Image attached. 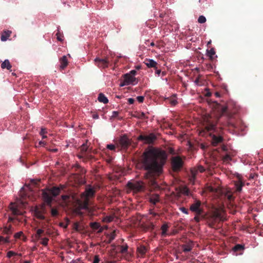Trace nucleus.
<instances>
[{
    "instance_id": "e2e57ef3",
    "label": "nucleus",
    "mask_w": 263,
    "mask_h": 263,
    "mask_svg": "<svg viewBox=\"0 0 263 263\" xmlns=\"http://www.w3.org/2000/svg\"><path fill=\"white\" fill-rule=\"evenodd\" d=\"M156 69V71H155V73L156 74H157L158 76H159L161 73V71L160 69H158V68H155Z\"/></svg>"
},
{
    "instance_id": "dca6fc26",
    "label": "nucleus",
    "mask_w": 263,
    "mask_h": 263,
    "mask_svg": "<svg viewBox=\"0 0 263 263\" xmlns=\"http://www.w3.org/2000/svg\"><path fill=\"white\" fill-rule=\"evenodd\" d=\"M198 173V170L196 167H195L191 169L190 175H189V180L191 183L194 184Z\"/></svg>"
},
{
    "instance_id": "412c9836",
    "label": "nucleus",
    "mask_w": 263,
    "mask_h": 263,
    "mask_svg": "<svg viewBox=\"0 0 263 263\" xmlns=\"http://www.w3.org/2000/svg\"><path fill=\"white\" fill-rule=\"evenodd\" d=\"M194 246V243L193 241H190L186 244L183 245L182 246V248L183 249V251L184 252H187L190 251Z\"/></svg>"
},
{
    "instance_id": "bf43d9fd",
    "label": "nucleus",
    "mask_w": 263,
    "mask_h": 263,
    "mask_svg": "<svg viewBox=\"0 0 263 263\" xmlns=\"http://www.w3.org/2000/svg\"><path fill=\"white\" fill-rule=\"evenodd\" d=\"M79 224L78 222H75L74 223V226H73V228L76 230V231H78L79 230Z\"/></svg>"
},
{
    "instance_id": "5fc2aeb1",
    "label": "nucleus",
    "mask_w": 263,
    "mask_h": 263,
    "mask_svg": "<svg viewBox=\"0 0 263 263\" xmlns=\"http://www.w3.org/2000/svg\"><path fill=\"white\" fill-rule=\"evenodd\" d=\"M47 133V132L46 128H42L41 132H40V134L41 136H43L44 135H45Z\"/></svg>"
},
{
    "instance_id": "f704fd0d",
    "label": "nucleus",
    "mask_w": 263,
    "mask_h": 263,
    "mask_svg": "<svg viewBox=\"0 0 263 263\" xmlns=\"http://www.w3.org/2000/svg\"><path fill=\"white\" fill-rule=\"evenodd\" d=\"M134 117L140 119H144L146 118L145 114L143 112H138L136 115H134Z\"/></svg>"
},
{
    "instance_id": "c85d7f7f",
    "label": "nucleus",
    "mask_w": 263,
    "mask_h": 263,
    "mask_svg": "<svg viewBox=\"0 0 263 263\" xmlns=\"http://www.w3.org/2000/svg\"><path fill=\"white\" fill-rule=\"evenodd\" d=\"M222 160L224 162H229L231 160V156L229 153H226L225 155H222Z\"/></svg>"
},
{
    "instance_id": "473e14b6",
    "label": "nucleus",
    "mask_w": 263,
    "mask_h": 263,
    "mask_svg": "<svg viewBox=\"0 0 263 263\" xmlns=\"http://www.w3.org/2000/svg\"><path fill=\"white\" fill-rule=\"evenodd\" d=\"M10 33L9 32H5L2 34L1 36V40L2 41H6L8 38L10 36Z\"/></svg>"
},
{
    "instance_id": "c756f323",
    "label": "nucleus",
    "mask_w": 263,
    "mask_h": 263,
    "mask_svg": "<svg viewBox=\"0 0 263 263\" xmlns=\"http://www.w3.org/2000/svg\"><path fill=\"white\" fill-rule=\"evenodd\" d=\"M90 227L93 230H97L100 228L101 226L99 223L97 222H93L90 223Z\"/></svg>"
},
{
    "instance_id": "a878e982",
    "label": "nucleus",
    "mask_w": 263,
    "mask_h": 263,
    "mask_svg": "<svg viewBox=\"0 0 263 263\" xmlns=\"http://www.w3.org/2000/svg\"><path fill=\"white\" fill-rule=\"evenodd\" d=\"M98 99L99 102L103 103L104 104L107 103L108 102V100L107 98L105 97V96L101 93L99 95Z\"/></svg>"
},
{
    "instance_id": "2eb2a0df",
    "label": "nucleus",
    "mask_w": 263,
    "mask_h": 263,
    "mask_svg": "<svg viewBox=\"0 0 263 263\" xmlns=\"http://www.w3.org/2000/svg\"><path fill=\"white\" fill-rule=\"evenodd\" d=\"M204 129L207 132H210L215 130L216 123L212 121L211 119H207L205 121Z\"/></svg>"
},
{
    "instance_id": "5701e85b",
    "label": "nucleus",
    "mask_w": 263,
    "mask_h": 263,
    "mask_svg": "<svg viewBox=\"0 0 263 263\" xmlns=\"http://www.w3.org/2000/svg\"><path fill=\"white\" fill-rule=\"evenodd\" d=\"M160 198L158 194H153L150 196L149 201L154 204H156L159 201Z\"/></svg>"
},
{
    "instance_id": "c9c22d12",
    "label": "nucleus",
    "mask_w": 263,
    "mask_h": 263,
    "mask_svg": "<svg viewBox=\"0 0 263 263\" xmlns=\"http://www.w3.org/2000/svg\"><path fill=\"white\" fill-rule=\"evenodd\" d=\"M182 193L183 194L186 195V196H192V195L190 193V191L186 187H185L182 189Z\"/></svg>"
},
{
    "instance_id": "13d9d810",
    "label": "nucleus",
    "mask_w": 263,
    "mask_h": 263,
    "mask_svg": "<svg viewBox=\"0 0 263 263\" xmlns=\"http://www.w3.org/2000/svg\"><path fill=\"white\" fill-rule=\"evenodd\" d=\"M200 215L196 214V216L194 217V219L196 222L200 221Z\"/></svg>"
},
{
    "instance_id": "f257e3e1",
    "label": "nucleus",
    "mask_w": 263,
    "mask_h": 263,
    "mask_svg": "<svg viewBox=\"0 0 263 263\" xmlns=\"http://www.w3.org/2000/svg\"><path fill=\"white\" fill-rule=\"evenodd\" d=\"M167 158L165 151L152 147L146 149L140 158L139 164L146 171L144 177L149 179V185L153 188L159 187L156 178L162 173Z\"/></svg>"
},
{
    "instance_id": "2f4dec72",
    "label": "nucleus",
    "mask_w": 263,
    "mask_h": 263,
    "mask_svg": "<svg viewBox=\"0 0 263 263\" xmlns=\"http://www.w3.org/2000/svg\"><path fill=\"white\" fill-rule=\"evenodd\" d=\"M114 218V217L113 216H111V215L106 216L105 217H104L103 218V221L104 222L109 223V222H111L113 220Z\"/></svg>"
},
{
    "instance_id": "69168bd1",
    "label": "nucleus",
    "mask_w": 263,
    "mask_h": 263,
    "mask_svg": "<svg viewBox=\"0 0 263 263\" xmlns=\"http://www.w3.org/2000/svg\"><path fill=\"white\" fill-rule=\"evenodd\" d=\"M119 113L118 111H114L112 112V117H117V116L118 115Z\"/></svg>"
},
{
    "instance_id": "3c124183",
    "label": "nucleus",
    "mask_w": 263,
    "mask_h": 263,
    "mask_svg": "<svg viewBox=\"0 0 263 263\" xmlns=\"http://www.w3.org/2000/svg\"><path fill=\"white\" fill-rule=\"evenodd\" d=\"M15 255V252H14L12 251H10L8 252L7 256L8 258H11L12 256H13Z\"/></svg>"
},
{
    "instance_id": "bb28decb",
    "label": "nucleus",
    "mask_w": 263,
    "mask_h": 263,
    "mask_svg": "<svg viewBox=\"0 0 263 263\" xmlns=\"http://www.w3.org/2000/svg\"><path fill=\"white\" fill-rule=\"evenodd\" d=\"M11 226H9V227H5L3 230V233L7 235H10L12 233V230L11 229Z\"/></svg>"
},
{
    "instance_id": "58836bf2",
    "label": "nucleus",
    "mask_w": 263,
    "mask_h": 263,
    "mask_svg": "<svg viewBox=\"0 0 263 263\" xmlns=\"http://www.w3.org/2000/svg\"><path fill=\"white\" fill-rule=\"evenodd\" d=\"M243 249V247L242 245H239V244L236 245L233 248V250L234 251H241Z\"/></svg>"
},
{
    "instance_id": "c03bdc74",
    "label": "nucleus",
    "mask_w": 263,
    "mask_h": 263,
    "mask_svg": "<svg viewBox=\"0 0 263 263\" xmlns=\"http://www.w3.org/2000/svg\"><path fill=\"white\" fill-rule=\"evenodd\" d=\"M51 214L52 216L55 217L58 215L59 212L57 209L55 208H52L51 210Z\"/></svg>"
},
{
    "instance_id": "0e129e2a",
    "label": "nucleus",
    "mask_w": 263,
    "mask_h": 263,
    "mask_svg": "<svg viewBox=\"0 0 263 263\" xmlns=\"http://www.w3.org/2000/svg\"><path fill=\"white\" fill-rule=\"evenodd\" d=\"M169 153L172 155L175 154L174 149L172 148H170L169 149Z\"/></svg>"
},
{
    "instance_id": "aec40b11",
    "label": "nucleus",
    "mask_w": 263,
    "mask_h": 263,
    "mask_svg": "<svg viewBox=\"0 0 263 263\" xmlns=\"http://www.w3.org/2000/svg\"><path fill=\"white\" fill-rule=\"evenodd\" d=\"M60 68L61 69H64L68 65V60L66 55L63 56L60 59Z\"/></svg>"
},
{
    "instance_id": "774afa93",
    "label": "nucleus",
    "mask_w": 263,
    "mask_h": 263,
    "mask_svg": "<svg viewBox=\"0 0 263 263\" xmlns=\"http://www.w3.org/2000/svg\"><path fill=\"white\" fill-rule=\"evenodd\" d=\"M215 96L217 98H219V97H220L221 95L219 92H215Z\"/></svg>"
},
{
    "instance_id": "393cba45",
    "label": "nucleus",
    "mask_w": 263,
    "mask_h": 263,
    "mask_svg": "<svg viewBox=\"0 0 263 263\" xmlns=\"http://www.w3.org/2000/svg\"><path fill=\"white\" fill-rule=\"evenodd\" d=\"M147 250L146 248L144 246H140L137 248L138 252L142 256L146 254Z\"/></svg>"
},
{
    "instance_id": "ddd939ff",
    "label": "nucleus",
    "mask_w": 263,
    "mask_h": 263,
    "mask_svg": "<svg viewBox=\"0 0 263 263\" xmlns=\"http://www.w3.org/2000/svg\"><path fill=\"white\" fill-rule=\"evenodd\" d=\"M118 144L121 149H126L130 145L131 142L127 136L123 135L120 138Z\"/></svg>"
},
{
    "instance_id": "a211bd4d",
    "label": "nucleus",
    "mask_w": 263,
    "mask_h": 263,
    "mask_svg": "<svg viewBox=\"0 0 263 263\" xmlns=\"http://www.w3.org/2000/svg\"><path fill=\"white\" fill-rule=\"evenodd\" d=\"M144 63L145 65L149 68L153 67L155 68H157V63L153 60L152 59H146Z\"/></svg>"
},
{
    "instance_id": "4d7b16f0",
    "label": "nucleus",
    "mask_w": 263,
    "mask_h": 263,
    "mask_svg": "<svg viewBox=\"0 0 263 263\" xmlns=\"http://www.w3.org/2000/svg\"><path fill=\"white\" fill-rule=\"evenodd\" d=\"M100 259L98 255H96L94 258L93 263H99Z\"/></svg>"
},
{
    "instance_id": "0eeeda50",
    "label": "nucleus",
    "mask_w": 263,
    "mask_h": 263,
    "mask_svg": "<svg viewBox=\"0 0 263 263\" xmlns=\"http://www.w3.org/2000/svg\"><path fill=\"white\" fill-rule=\"evenodd\" d=\"M33 211L34 215L37 219L41 220L45 219L44 215L47 213V209L44 203L35 206Z\"/></svg>"
},
{
    "instance_id": "20e7f679",
    "label": "nucleus",
    "mask_w": 263,
    "mask_h": 263,
    "mask_svg": "<svg viewBox=\"0 0 263 263\" xmlns=\"http://www.w3.org/2000/svg\"><path fill=\"white\" fill-rule=\"evenodd\" d=\"M213 106L219 117H226L228 120L232 117L233 114L229 111L227 106L221 105L215 102Z\"/></svg>"
},
{
    "instance_id": "603ef678",
    "label": "nucleus",
    "mask_w": 263,
    "mask_h": 263,
    "mask_svg": "<svg viewBox=\"0 0 263 263\" xmlns=\"http://www.w3.org/2000/svg\"><path fill=\"white\" fill-rule=\"evenodd\" d=\"M144 97L143 96H138L137 100L139 103H142L144 101Z\"/></svg>"
},
{
    "instance_id": "ea45409f",
    "label": "nucleus",
    "mask_w": 263,
    "mask_h": 263,
    "mask_svg": "<svg viewBox=\"0 0 263 263\" xmlns=\"http://www.w3.org/2000/svg\"><path fill=\"white\" fill-rule=\"evenodd\" d=\"M41 239L42 241L41 242V243L44 246H47L48 243L49 239L47 237H44L42 238Z\"/></svg>"
},
{
    "instance_id": "b1692460",
    "label": "nucleus",
    "mask_w": 263,
    "mask_h": 263,
    "mask_svg": "<svg viewBox=\"0 0 263 263\" xmlns=\"http://www.w3.org/2000/svg\"><path fill=\"white\" fill-rule=\"evenodd\" d=\"M11 67L12 66L8 60H5L1 64V68L2 69L6 68L8 70H9L11 69Z\"/></svg>"
},
{
    "instance_id": "a18cd8bd",
    "label": "nucleus",
    "mask_w": 263,
    "mask_h": 263,
    "mask_svg": "<svg viewBox=\"0 0 263 263\" xmlns=\"http://www.w3.org/2000/svg\"><path fill=\"white\" fill-rule=\"evenodd\" d=\"M116 237V234L115 231H113L110 235L109 238V242H111Z\"/></svg>"
},
{
    "instance_id": "a19ab883",
    "label": "nucleus",
    "mask_w": 263,
    "mask_h": 263,
    "mask_svg": "<svg viewBox=\"0 0 263 263\" xmlns=\"http://www.w3.org/2000/svg\"><path fill=\"white\" fill-rule=\"evenodd\" d=\"M120 248V252L121 253H125L127 251L128 246L127 245L121 246Z\"/></svg>"
},
{
    "instance_id": "9d476101",
    "label": "nucleus",
    "mask_w": 263,
    "mask_h": 263,
    "mask_svg": "<svg viewBox=\"0 0 263 263\" xmlns=\"http://www.w3.org/2000/svg\"><path fill=\"white\" fill-rule=\"evenodd\" d=\"M221 217L220 213L216 211L213 214L207 218V223L208 226L211 228H214L215 224L217 223L218 219Z\"/></svg>"
},
{
    "instance_id": "1a4fd4ad",
    "label": "nucleus",
    "mask_w": 263,
    "mask_h": 263,
    "mask_svg": "<svg viewBox=\"0 0 263 263\" xmlns=\"http://www.w3.org/2000/svg\"><path fill=\"white\" fill-rule=\"evenodd\" d=\"M190 210L197 215H201L203 212V210L201 207V202L197 199H195L191 205Z\"/></svg>"
},
{
    "instance_id": "37998d69",
    "label": "nucleus",
    "mask_w": 263,
    "mask_h": 263,
    "mask_svg": "<svg viewBox=\"0 0 263 263\" xmlns=\"http://www.w3.org/2000/svg\"><path fill=\"white\" fill-rule=\"evenodd\" d=\"M206 21V18L203 15L199 16L198 19V22L200 24L204 23Z\"/></svg>"
},
{
    "instance_id": "7c9ffc66",
    "label": "nucleus",
    "mask_w": 263,
    "mask_h": 263,
    "mask_svg": "<svg viewBox=\"0 0 263 263\" xmlns=\"http://www.w3.org/2000/svg\"><path fill=\"white\" fill-rule=\"evenodd\" d=\"M215 54V51L213 48L207 51V55L210 58L211 60L213 59V55Z\"/></svg>"
},
{
    "instance_id": "052dcab7",
    "label": "nucleus",
    "mask_w": 263,
    "mask_h": 263,
    "mask_svg": "<svg viewBox=\"0 0 263 263\" xmlns=\"http://www.w3.org/2000/svg\"><path fill=\"white\" fill-rule=\"evenodd\" d=\"M149 214L154 217L159 216V214L158 213L153 212L152 210L149 211Z\"/></svg>"
},
{
    "instance_id": "79ce46f5",
    "label": "nucleus",
    "mask_w": 263,
    "mask_h": 263,
    "mask_svg": "<svg viewBox=\"0 0 263 263\" xmlns=\"http://www.w3.org/2000/svg\"><path fill=\"white\" fill-rule=\"evenodd\" d=\"M147 230L153 231L155 228V225L153 222H149L146 226Z\"/></svg>"
},
{
    "instance_id": "09e8293b",
    "label": "nucleus",
    "mask_w": 263,
    "mask_h": 263,
    "mask_svg": "<svg viewBox=\"0 0 263 263\" xmlns=\"http://www.w3.org/2000/svg\"><path fill=\"white\" fill-rule=\"evenodd\" d=\"M196 168H197L198 170V172H200V173H203L205 171V168H204L203 166H201V165H199Z\"/></svg>"
},
{
    "instance_id": "4be33fe9",
    "label": "nucleus",
    "mask_w": 263,
    "mask_h": 263,
    "mask_svg": "<svg viewBox=\"0 0 263 263\" xmlns=\"http://www.w3.org/2000/svg\"><path fill=\"white\" fill-rule=\"evenodd\" d=\"M169 226L168 223L166 222L164 223L161 227V236L162 237H166L167 235V232L168 231V229Z\"/></svg>"
},
{
    "instance_id": "8fccbe9b",
    "label": "nucleus",
    "mask_w": 263,
    "mask_h": 263,
    "mask_svg": "<svg viewBox=\"0 0 263 263\" xmlns=\"http://www.w3.org/2000/svg\"><path fill=\"white\" fill-rule=\"evenodd\" d=\"M23 233L22 231L17 232L14 234V237L15 238H20L23 235Z\"/></svg>"
},
{
    "instance_id": "f03ea898",
    "label": "nucleus",
    "mask_w": 263,
    "mask_h": 263,
    "mask_svg": "<svg viewBox=\"0 0 263 263\" xmlns=\"http://www.w3.org/2000/svg\"><path fill=\"white\" fill-rule=\"evenodd\" d=\"M95 191L92 188H86L85 191L81 194V199L77 200V206L74 212L78 215H82L81 210H87L89 202V198L95 196Z\"/></svg>"
},
{
    "instance_id": "6e6552de",
    "label": "nucleus",
    "mask_w": 263,
    "mask_h": 263,
    "mask_svg": "<svg viewBox=\"0 0 263 263\" xmlns=\"http://www.w3.org/2000/svg\"><path fill=\"white\" fill-rule=\"evenodd\" d=\"M88 146L87 144H83L80 147V154L78 155V156L80 159H83V161H87L92 158L91 155L87 153Z\"/></svg>"
},
{
    "instance_id": "4468645a",
    "label": "nucleus",
    "mask_w": 263,
    "mask_h": 263,
    "mask_svg": "<svg viewBox=\"0 0 263 263\" xmlns=\"http://www.w3.org/2000/svg\"><path fill=\"white\" fill-rule=\"evenodd\" d=\"M156 136L153 133H151L148 135H141L138 138V139L139 140L144 141L145 143L147 144H151L153 143V142L156 140Z\"/></svg>"
},
{
    "instance_id": "49530a36",
    "label": "nucleus",
    "mask_w": 263,
    "mask_h": 263,
    "mask_svg": "<svg viewBox=\"0 0 263 263\" xmlns=\"http://www.w3.org/2000/svg\"><path fill=\"white\" fill-rule=\"evenodd\" d=\"M106 147L111 151H115L116 149V146L114 144H107Z\"/></svg>"
},
{
    "instance_id": "423d86ee",
    "label": "nucleus",
    "mask_w": 263,
    "mask_h": 263,
    "mask_svg": "<svg viewBox=\"0 0 263 263\" xmlns=\"http://www.w3.org/2000/svg\"><path fill=\"white\" fill-rule=\"evenodd\" d=\"M127 186L135 193L142 192L145 189L144 183L141 181H129Z\"/></svg>"
},
{
    "instance_id": "72a5a7b5",
    "label": "nucleus",
    "mask_w": 263,
    "mask_h": 263,
    "mask_svg": "<svg viewBox=\"0 0 263 263\" xmlns=\"http://www.w3.org/2000/svg\"><path fill=\"white\" fill-rule=\"evenodd\" d=\"M57 39L59 41H62L63 40V35L60 31L59 28L58 29V32L56 33Z\"/></svg>"
},
{
    "instance_id": "cd10ccee",
    "label": "nucleus",
    "mask_w": 263,
    "mask_h": 263,
    "mask_svg": "<svg viewBox=\"0 0 263 263\" xmlns=\"http://www.w3.org/2000/svg\"><path fill=\"white\" fill-rule=\"evenodd\" d=\"M244 185V183L241 181H237L235 183L236 191L240 192L241 191L242 187Z\"/></svg>"
},
{
    "instance_id": "e433bc0d",
    "label": "nucleus",
    "mask_w": 263,
    "mask_h": 263,
    "mask_svg": "<svg viewBox=\"0 0 263 263\" xmlns=\"http://www.w3.org/2000/svg\"><path fill=\"white\" fill-rule=\"evenodd\" d=\"M44 233V230L41 229H37L36 230V233L35 235V236L36 238L37 239H40L41 237V235L42 234Z\"/></svg>"
},
{
    "instance_id": "7ed1b4c3",
    "label": "nucleus",
    "mask_w": 263,
    "mask_h": 263,
    "mask_svg": "<svg viewBox=\"0 0 263 263\" xmlns=\"http://www.w3.org/2000/svg\"><path fill=\"white\" fill-rule=\"evenodd\" d=\"M61 189L59 187L54 186L47 190L42 191V197L44 201L50 208L52 206L53 197H55L60 194Z\"/></svg>"
},
{
    "instance_id": "f3484780",
    "label": "nucleus",
    "mask_w": 263,
    "mask_h": 263,
    "mask_svg": "<svg viewBox=\"0 0 263 263\" xmlns=\"http://www.w3.org/2000/svg\"><path fill=\"white\" fill-rule=\"evenodd\" d=\"M223 138L221 136L213 135L212 138V144L214 146H216L218 144L222 142Z\"/></svg>"
},
{
    "instance_id": "9b49d317",
    "label": "nucleus",
    "mask_w": 263,
    "mask_h": 263,
    "mask_svg": "<svg viewBox=\"0 0 263 263\" xmlns=\"http://www.w3.org/2000/svg\"><path fill=\"white\" fill-rule=\"evenodd\" d=\"M138 83V81L133 74L126 73L124 75V81L120 84L121 86L128 85L130 84L135 85Z\"/></svg>"
},
{
    "instance_id": "680f3d73",
    "label": "nucleus",
    "mask_w": 263,
    "mask_h": 263,
    "mask_svg": "<svg viewBox=\"0 0 263 263\" xmlns=\"http://www.w3.org/2000/svg\"><path fill=\"white\" fill-rule=\"evenodd\" d=\"M127 101L129 104H132L134 103L135 100L133 98H128Z\"/></svg>"
},
{
    "instance_id": "4c0bfd02",
    "label": "nucleus",
    "mask_w": 263,
    "mask_h": 263,
    "mask_svg": "<svg viewBox=\"0 0 263 263\" xmlns=\"http://www.w3.org/2000/svg\"><path fill=\"white\" fill-rule=\"evenodd\" d=\"M9 242V237H4L3 236H0V243H8Z\"/></svg>"
},
{
    "instance_id": "6ab92c4d",
    "label": "nucleus",
    "mask_w": 263,
    "mask_h": 263,
    "mask_svg": "<svg viewBox=\"0 0 263 263\" xmlns=\"http://www.w3.org/2000/svg\"><path fill=\"white\" fill-rule=\"evenodd\" d=\"M10 209L11 211L12 214L13 215H18L21 214V212L18 209L17 206L14 203H11L10 204Z\"/></svg>"
},
{
    "instance_id": "de8ad7c7",
    "label": "nucleus",
    "mask_w": 263,
    "mask_h": 263,
    "mask_svg": "<svg viewBox=\"0 0 263 263\" xmlns=\"http://www.w3.org/2000/svg\"><path fill=\"white\" fill-rule=\"evenodd\" d=\"M73 167L76 168V170H80V173H82L83 172V170L80 165L77 164L74 165Z\"/></svg>"
},
{
    "instance_id": "f8f14e48",
    "label": "nucleus",
    "mask_w": 263,
    "mask_h": 263,
    "mask_svg": "<svg viewBox=\"0 0 263 263\" xmlns=\"http://www.w3.org/2000/svg\"><path fill=\"white\" fill-rule=\"evenodd\" d=\"M95 64L99 68H106L108 67L109 61L108 58L101 59L96 58L94 60Z\"/></svg>"
},
{
    "instance_id": "864d4df0",
    "label": "nucleus",
    "mask_w": 263,
    "mask_h": 263,
    "mask_svg": "<svg viewBox=\"0 0 263 263\" xmlns=\"http://www.w3.org/2000/svg\"><path fill=\"white\" fill-rule=\"evenodd\" d=\"M170 103L172 105H175L177 103V101L175 98H172L171 99Z\"/></svg>"
},
{
    "instance_id": "39448f33",
    "label": "nucleus",
    "mask_w": 263,
    "mask_h": 263,
    "mask_svg": "<svg viewBox=\"0 0 263 263\" xmlns=\"http://www.w3.org/2000/svg\"><path fill=\"white\" fill-rule=\"evenodd\" d=\"M171 164L173 171L177 172L180 171L182 168L183 161L180 156H174L171 158Z\"/></svg>"
},
{
    "instance_id": "338daca9",
    "label": "nucleus",
    "mask_w": 263,
    "mask_h": 263,
    "mask_svg": "<svg viewBox=\"0 0 263 263\" xmlns=\"http://www.w3.org/2000/svg\"><path fill=\"white\" fill-rule=\"evenodd\" d=\"M62 197L64 200H66L69 198V196L67 195H63Z\"/></svg>"
},
{
    "instance_id": "6e6d98bb",
    "label": "nucleus",
    "mask_w": 263,
    "mask_h": 263,
    "mask_svg": "<svg viewBox=\"0 0 263 263\" xmlns=\"http://www.w3.org/2000/svg\"><path fill=\"white\" fill-rule=\"evenodd\" d=\"M180 211L183 213H185V214H188V210L187 209H186L184 207H181L180 208Z\"/></svg>"
}]
</instances>
